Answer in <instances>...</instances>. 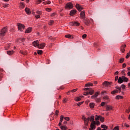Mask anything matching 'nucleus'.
<instances>
[{
    "label": "nucleus",
    "mask_w": 130,
    "mask_h": 130,
    "mask_svg": "<svg viewBox=\"0 0 130 130\" xmlns=\"http://www.w3.org/2000/svg\"><path fill=\"white\" fill-rule=\"evenodd\" d=\"M17 26L18 27V29L19 31H20V32H22L24 29H25V25L21 23H17Z\"/></svg>",
    "instance_id": "obj_1"
},
{
    "label": "nucleus",
    "mask_w": 130,
    "mask_h": 130,
    "mask_svg": "<svg viewBox=\"0 0 130 130\" xmlns=\"http://www.w3.org/2000/svg\"><path fill=\"white\" fill-rule=\"evenodd\" d=\"M73 8H74V5L71 2L67 3L65 6L66 10L68 9H73Z\"/></svg>",
    "instance_id": "obj_2"
},
{
    "label": "nucleus",
    "mask_w": 130,
    "mask_h": 130,
    "mask_svg": "<svg viewBox=\"0 0 130 130\" xmlns=\"http://www.w3.org/2000/svg\"><path fill=\"white\" fill-rule=\"evenodd\" d=\"M7 31H8V27H4L2 29L1 31V35L2 36H5V34L7 33Z\"/></svg>",
    "instance_id": "obj_3"
},
{
    "label": "nucleus",
    "mask_w": 130,
    "mask_h": 130,
    "mask_svg": "<svg viewBox=\"0 0 130 130\" xmlns=\"http://www.w3.org/2000/svg\"><path fill=\"white\" fill-rule=\"evenodd\" d=\"M84 91H88V94L89 95H93L94 94V90L92 88H85L83 89Z\"/></svg>",
    "instance_id": "obj_4"
},
{
    "label": "nucleus",
    "mask_w": 130,
    "mask_h": 130,
    "mask_svg": "<svg viewBox=\"0 0 130 130\" xmlns=\"http://www.w3.org/2000/svg\"><path fill=\"white\" fill-rule=\"evenodd\" d=\"M83 22L86 25V26H89L90 24H91V21H90V20L87 18L83 19Z\"/></svg>",
    "instance_id": "obj_5"
},
{
    "label": "nucleus",
    "mask_w": 130,
    "mask_h": 130,
    "mask_svg": "<svg viewBox=\"0 0 130 130\" xmlns=\"http://www.w3.org/2000/svg\"><path fill=\"white\" fill-rule=\"evenodd\" d=\"M96 128V122L93 121L91 123L90 127L89 128V130H94Z\"/></svg>",
    "instance_id": "obj_6"
},
{
    "label": "nucleus",
    "mask_w": 130,
    "mask_h": 130,
    "mask_svg": "<svg viewBox=\"0 0 130 130\" xmlns=\"http://www.w3.org/2000/svg\"><path fill=\"white\" fill-rule=\"evenodd\" d=\"M82 119H83V120H84V124L85 125H88V123L89 122V121L87 119V118H86L85 117V115H82Z\"/></svg>",
    "instance_id": "obj_7"
},
{
    "label": "nucleus",
    "mask_w": 130,
    "mask_h": 130,
    "mask_svg": "<svg viewBox=\"0 0 130 130\" xmlns=\"http://www.w3.org/2000/svg\"><path fill=\"white\" fill-rule=\"evenodd\" d=\"M111 84H112V82H109L107 81H105L103 83L102 85L104 87H108Z\"/></svg>",
    "instance_id": "obj_8"
},
{
    "label": "nucleus",
    "mask_w": 130,
    "mask_h": 130,
    "mask_svg": "<svg viewBox=\"0 0 130 130\" xmlns=\"http://www.w3.org/2000/svg\"><path fill=\"white\" fill-rule=\"evenodd\" d=\"M106 111H110V110H113V107L109 105H107L106 107Z\"/></svg>",
    "instance_id": "obj_9"
},
{
    "label": "nucleus",
    "mask_w": 130,
    "mask_h": 130,
    "mask_svg": "<svg viewBox=\"0 0 130 130\" xmlns=\"http://www.w3.org/2000/svg\"><path fill=\"white\" fill-rule=\"evenodd\" d=\"M76 8L77 9V10H78V11H79V12H81V11H82V10H83V8L82 7V6H81L78 4H76Z\"/></svg>",
    "instance_id": "obj_10"
},
{
    "label": "nucleus",
    "mask_w": 130,
    "mask_h": 130,
    "mask_svg": "<svg viewBox=\"0 0 130 130\" xmlns=\"http://www.w3.org/2000/svg\"><path fill=\"white\" fill-rule=\"evenodd\" d=\"M86 15L85 14V11H83L80 13V19H85Z\"/></svg>",
    "instance_id": "obj_11"
},
{
    "label": "nucleus",
    "mask_w": 130,
    "mask_h": 130,
    "mask_svg": "<svg viewBox=\"0 0 130 130\" xmlns=\"http://www.w3.org/2000/svg\"><path fill=\"white\" fill-rule=\"evenodd\" d=\"M72 26H79L80 25V23L77 21H73L70 23Z\"/></svg>",
    "instance_id": "obj_12"
},
{
    "label": "nucleus",
    "mask_w": 130,
    "mask_h": 130,
    "mask_svg": "<svg viewBox=\"0 0 130 130\" xmlns=\"http://www.w3.org/2000/svg\"><path fill=\"white\" fill-rule=\"evenodd\" d=\"M126 47V45L124 44V45H122L121 46V48H120V51H121V52L122 53H123V52H124V51H125V50L124 49V48Z\"/></svg>",
    "instance_id": "obj_13"
},
{
    "label": "nucleus",
    "mask_w": 130,
    "mask_h": 130,
    "mask_svg": "<svg viewBox=\"0 0 130 130\" xmlns=\"http://www.w3.org/2000/svg\"><path fill=\"white\" fill-rule=\"evenodd\" d=\"M63 118H64V117H63V115H61L60 118L59 122L58 123L59 126H60V125H61V123H62V121H63Z\"/></svg>",
    "instance_id": "obj_14"
},
{
    "label": "nucleus",
    "mask_w": 130,
    "mask_h": 130,
    "mask_svg": "<svg viewBox=\"0 0 130 130\" xmlns=\"http://www.w3.org/2000/svg\"><path fill=\"white\" fill-rule=\"evenodd\" d=\"M122 83H123V78H122V76L119 77L118 79V83L122 84Z\"/></svg>",
    "instance_id": "obj_15"
},
{
    "label": "nucleus",
    "mask_w": 130,
    "mask_h": 130,
    "mask_svg": "<svg viewBox=\"0 0 130 130\" xmlns=\"http://www.w3.org/2000/svg\"><path fill=\"white\" fill-rule=\"evenodd\" d=\"M45 43L40 44L38 45V48H40V49H43V48H44L45 47Z\"/></svg>",
    "instance_id": "obj_16"
},
{
    "label": "nucleus",
    "mask_w": 130,
    "mask_h": 130,
    "mask_svg": "<svg viewBox=\"0 0 130 130\" xmlns=\"http://www.w3.org/2000/svg\"><path fill=\"white\" fill-rule=\"evenodd\" d=\"M32 44L35 47H38L39 45V41H35L34 42H32Z\"/></svg>",
    "instance_id": "obj_17"
},
{
    "label": "nucleus",
    "mask_w": 130,
    "mask_h": 130,
    "mask_svg": "<svg viewBox=\"0 0 130 130\" xmlns=\"http://www.w3.org/2000/svg\"><path fill=\"white\" fill-rule=\"evenodd\" d=\"M33 28L32 27H28L25 31V33H31Z\"/></svg>",
    "instance_id": "obj_18"
},
{
    "label": "nucleus",
    "mask_w": 130,
    "mask_h": 130,
    "mask_svg": "<svg viewBox=\"0 0 130 130\" xmlns=\"http://www.w3.org/2000/svg\"><path fill=\"white\" fill-rule=\"evenodd\" d=\"M76 13H77L76 10H72L70 11V16H74L76 15Z\"/></svg>",
    "instance_id": "obj_19"
},
{
    "label": "nucleus",
    "mask_w": 130,
    "mask_h": 130,
    "mask_svg": "<svg viewBox=\"0 0 130 130\" xmlns=\"http://www.w3.org/2000/svg\"><path fill=\"white\" fill-rule=\"evenodd\" d=\"M25 12L26 13V14H27V15H31V11L30 10V9L26 7L25 9Z\"/></svg>",
    "instance_id": "obj_20"
},
{
    "label": "nucleus",
    "mask_w": 130,
    "mask_h": 130,
    "mask_svg": "<svg viewBox=\"0 0 130 130\" xmlns=\"http://www.w3.org/2000/svg\"><path fill=\"white\" fill-rule=\"evenodd\" d=\"M19 8L20 9H24L25 8V3L21 2L19 3Z\"/></svg>",
    "instance_id": "obj_21"
},
{
    "label": "nucleus",
    "mask_w": 130,
    "mask_h": 130,
    "mask_svg": "<svg viewBox=\"0 0 130 130\" xmlns=\"http://www.w3.org/2000/svg\"><path fill=\"white\" fill-rule=\"evenodd\" d=\"M15 51L14 50L11 51H7V53L8 54V55H13V54L14 53Z\"/></svg>",
    "instance_id": "obj_22"
},
{
    "label": "nucleus",
    "mask_w": 130,
    "mask_h": 130,
    "mask_svg": "<svg viewBox=\"0 0 130 130\" xmlns=\"http://www.w3.org/2000/svg\"><path fill=\"white\" fill-rule=\"evenodd\" d=\"M60 128H61V130H67L68 129V127L67 125H60Z\"/></svg>",
    "instance_id": "obj_23"
},
{
    "label": "nucleus",
    "mask_w": 130,
    "mask_h": 130,
    "mask_svg": "<svg viewBox=\"0 0 130 130\" xmlns=\"http://www.w3.org/2000/svg\"><path fill=\"white\" fill-rule=\"evenodd\" d=\"M123 78V81L125 83H127L128 82V78L125 77L124 76H122Z\"/></svg>",
    "instance_id": "obj_24"
},
{
    "label": "nucleus",
    "mask_w": 130,
    "mask_h": 130,
    "mask_svg": "<svg viewBox=\"0 0 130 130\" xmlns=\"http://www.w3.org/2000/svg\"><path fill=\"white\" fill-rule=\"evenodd\" d=\"M118 92H119V91H118V90L114 89V90L111 91V93L112 95H114L115 94H116V93H118Z\"/></svg>",
    "instance_id": "obj_25"
},
{
    "label": "nucleus",
    "mask_w": 130,
    "mask_h": 130,
    "mask_svg": "<svg viewBox=\"0 0 130 130\" xmlns=\"http://www.w3.org/2000/svg\"><path fill=\"white\" fill-rule=\"evenodd\" d=\"M115 99H116V100H119V99H123V96L118 95L116 96Z\"/></svg>",
    "instance_id": "obj_26"
},
{
    "label": "nucleus",
    "mask_w": 130,
    "mask_h": 130,
    "mask_svg": "<svg viewBox=\"0 0 130 130\" xmlns=\"http://www.w3.org/2000/svg\"><path fill=\"white\" fill-rule=\"evenodd\" d=\"M101 127L102 128H104V129H108V126L106 125H105V124L101 125Z\"/></svg>",
    "instance_id": "obj_27"
},
{
    "label": "nucleus",
    "mask_w": 130,
    "mask_h": 130,
    "mask_svg": "<svg viewBox=\"0 0 130 130\" xmlns=\"http://www.w3.org/2000/svg\"><path fill=\"white\" fill-rule=\"evenodd\" d=\"M25 40L26 39H25V38H21L18 39V41H20V42H24V41H25Z\"/></svg>",
    "instance_id": "obj_28"
},
{
    "label": "nucleus",
    "mask_w": 130,
    "mask_h": 130,
    "mask_svg": "<svg viewBox=\"0 0 130 130\" xmlns=\"http://www.w3.org/2000/svg\"><path fill=\"white\" fill-rule=\"evenodd\" d=\"M37 53L38 54H39V55H42V54H43V52L42 50H38Z\"/></svg>",
    "instance_id": "obj_29"
},
{
    "label": "nucleus",
    "mask_w": 130,
    "mask_h": 130,
    "mask_svg": "<svg viewBox=\"0 0 130 130\" xmlns=\"http://www.w3.org/2000/svg\"><path fill=\"white\" fill-rule=\"evenodd\" d=\"M115 89H117L118 91H119V92L120 93L121 92V87H119L118 86H116L115 87Z\"/></svg>",
    "instance_id": "obj_30"
},
{
    "label": "nucleus",
    "mask_w": 130,
    "mask_h": 130,
    "mask_svg": "<svg viewBox=\"0 0 130 130\" xmlns=\"http://www.w3.org/2000/svg\"><path fill=\"white\" fill-rule=\"evenodd\" d=\"M95 105V104L93 103H91L89 104V107H90L91 109L94 108V106Z\"/></svg>",
    "instance_id": "obj_31"
},
{
    "label": "nucleus",
    "mask_w": 130,
    "mask_h": 130,
    "mask_svg": "<svg viewBox=\"0 0 130 130\" xmlns=\"http://www.w3.org/2000/svg\"><path fill=\"white\" fill-rule=\"evenodd\" d=\"M49 26H51L52 24H54V21L53 20H50L49 21Z\"/></svg>",
    "instance_id": "obj_32"
},
{
    "label": "nucleus",
    "mask_w": 130,
    "mask_h": 130,
    "mask_svg": "<svg viewBox=\"0 0 130 130\" xmlns=\"http://www.w3.org/2000/svg\"><path fill=\"white\" fill-rule=\"evenodd\" d=\"M94 120H95V116H90V121H92V122H93V121H94Z\"/></svg>",
    "instance_id": "obj_33"
},
{
    "label": "nucleus",
    "mask_w": 130,
    "mask_h": 130,
    "mask_svg": "<svg viewBox=\"0 0 130 130\" xmlns=\"http://www.w3.org/2000/svg\"><path fill=\"white\" fill-rule=\"evenodd\" d=\"M123 61H124V58H121L119 60V63H122V62H123Z\"/></svg>",
    "instance_id": "obj_34"
},
{
    "label": "nucleus",
    "mask_w": 130,
    "mask_h": 130,
    "mask_svg": "<svg viewBox=\"0 0 130 130\" xmlns=\"http://www.w3.org/2000/svg\"><path fill=\"white\" fill-rule=\"evenodd\" d=\"M100 120L101 122H104L105 118H104V117H102L101 116V117L100 118Z\"/></svg>",
    "instance_id": "obj_35"
},
{
    "label": "nucleus",
    "mask_w": 130,
    "mask_h": 130,
    "mask_svg": "<svg viewBox=\"0 0 130 130\" xmlns=\"http://www.w3.org/2000/svg\"><path fill=\"white\" fill-rule=\"evenodd\" d=\"M36 14H37V15H39L40 16V15H42V11L38 10L36 11Z\"/></svg>",
    "instance_id": "obj_36"
},
{
    "label": "nucleus",
    "mask_w": 130,
    "mask_h": 130,
    "mask_svg": "<svg viewBox=\"0 0 130 130\" xmlns=\"http://www.w3.org/2000/svg\"><path fill=\"white\" fill-rule=\"evenodd\" d=\"M85 87H90L93 86V83H87L85 85Z\"/></svg>",
    "instance_id": "obj_37"
},
{
    "label": "nucleus",
    "mask_w": 130,
    "mask_h": 130,
    "mask_svg": "<svg viewBox=\"0 0 130 130\" xmlns=\"http://www.w3.org/2000/svg\"><path fill=\"white\" fill-rule=\"evenodd\" d=\"M81 98H80V97H76L75 98V101H81Z\"/></svg>",
    "instance_id": "obj_38"
},
{
    "label": "nucleus",
    "mask_w": 130,
    "mask_h": 130,
    "mask_svg": "<svg viewBox=\"0 0 130 130\" xmlns=\"http://www.w3.org/2000/svg\"><path fill=\"white\" fill-rule=\"evenodd\" d=\"M95 97H98L99 95H100V91H97L94 94Z\"/></svg>",
    "instance_id": "obj_39"
},
{
    "label": "nucleus",
    "mask_w": 130,
    "mask_h": 130,
    "mask_svg": "<svg viewBox=\"0 0 130 130\" xmlns=\"http://www.w3.org/2000/svg\"><path fill=\"white\" fill-rule=\"evenodd\" d=\"M103 99H105V100H109V96L108 95H105L104 96Z\"/></svg>",
    "instance_id": "obj_40"
},
{
    "label": "nucleus",
    "mask_w": 130,
    "mask_h": 130,
    "mask_svg": "<svg viewBox=\"0 0 130 130\" xmlns=\"http://www.w3.org/2000/svg\"><path fill=\"white\" fill-rule=\"evenodd\" d=\"M3 8H8L9 7V4H3Z\"/></svg>",
    "instance_id": "obj_41"
},
{
    "label": "nucleus",
    "mask_w": 130,
    "mask_h": 130,
    "mask_svg": "<svg viewBox=\"0 0 130 130\" xmlns=\"http://www.w3.org/2000/svg\"><path fill=\"white\" fill-rule=\"evenodd\" d=\"M66 38H72L73 37V36L71 35H67L65 36Z\"/></svg>",
    "instance_id": "obj_42"
},
{
    "label": "nucleus",
    "mask_w": 130,
    "mask_h": 130,
    "mask_svg": "<svg viewBox=\"0 0 130 130\" xmlns=\"http://www.w3.org/2000/svg\"><path fill=\"white\" fill-rule=\"evenodd\" d=\"M121 88L122 90H125V85L122 84L121 85Z\"/></svg>",
    "instance_id": "obj_43"
},
{
    "label": "nucleus",
    "mask_w": 130,
    "mask_h": 130,
    "mask_svg": "<svg viewBox=\"0 0 130 130\" xmlns=\"http://www.w3.org/2000/svg\"><path fill=\"white\" fill-rule=\"evenodd\" d=\"M42 2V0H37L36 1V4L39 5V4L41 3Z\"/></svg>",
    "instance_id": "obj_44"
},
{
    "label": "nucleus",
    "mask_w": 130,
    "mask_h": 130,
    "mask_svg": "<svg viewBox=\"0 0 130 130\" xmlns=\"http://www.w3.org/2000/svg\"><path fill=\"white\" fill-rule=\"evenodd\" d=\"M55 115L56 116H58V114L59 113V111L56 110L55 112Z\"/></svg>",
    "instance_id": "obj_45"
},
{
    "label": "nucleus",
    "mask_w": 130,
    "mask_h": 130,
    "mask_svg": "<svg viewBox=\"0 0 130 130\" xmlns=\"http://www.w3.org/2000/svg\"><path fill=\"white\" fill-rule=\"evenodd\" d=\"M113 130H119V126H115Z\"/></svg>",
    "instance_id": "obj_46"
},
{
    "label": "nucleus",
    "mask_w": 130,
    "mask_h": 130,
    "mask_svg": "<svg viewBox=\"0 0 130 130\" xmlns=\"http://www.w3.org/2000/svg\"><path fill=\"white\" fill-rule=\"evenodd\" d=\"M77 91H78V88H76L75 89L71 90V92H72V93H75V92H77Z\"/></svg>",
    "instance_id": "obj_47"
},
{
    "label": "nucleus",
    "mask_w": 130,
    "mask_h": 130,
    "mask_svg": "<svg viewBox=\"0 0 130 130\" xmlns=\"http://www.w3.org/2000/svg\"><path fill=\"white\" fill-rule=\"evenodd\" d=\"M64 119H65V120H66L67 121H70V117H65L64 118Z\"/></svg>",
    "instance_id": "obj_48"
},
{
    "label": "nucleus",
    "mask_w": 130,
    "mask_h": 130,
    "mask_svg": "<svg viewBox=\"0 0 130 130\" xmlns=\"http://www.w3.org/2000/svg\"><path fill=\"white\" fill-rule=\"evenodd\" d=\"M82 38L83 39H86V38H87V35L86 34H84L82 35Z\"/></svg>",
    "instance_id": "obj_49"
},
{
    "label": "nucleus",
    "mask_w": 130,
    "mask_h": 130,
    "mask_svg": "<svg viewBox=\"0 0 130 130\" xmlns=\"http://www.w3.org/2000/svg\"><path fill=\"white\" fill-rule=\"evenodd\" d=\"M45 3H46L45 5H50V4H51V2H50V1H46Z\"/></svg>",
    "instance_id": "obj_50"
},
{
    "label": "nucleus",
    "mask_w": 130,
    "mask_h": 130,
    "mask_svg": "<svg viewBox=\"0 0 130 130\" xmlns=\"http://www.w3.org/2000/svg\"><path fill=\"white\" fill-rule=\"evenodd\" d=\"M97 117L95 118V120H99L100 119V117H101V116H98L96 115Z\"/></svg>",
    "instance_id": "obj_51"
},
{
    "label": "nucleus",
    "mask_w": 130,
    "mask_h": 130,
    "mask_svg": "<svg viewBox=\"0 0 130 130\" xmlns=\"http://www.w3.org/2000/svg\"><path fill=\"white\" fill-rule=\"evenodd\" d=\"M3 78H4V74H3V73H1L0 74V81H2V79H3Z\"/></svg>",
    "instance_id": "obj_52"
},
{
    "label": "nucleus",
    "mask_w": 130,
    "mask_h": 130,
    "mask_svg": "<svg viewBox=\"0 0 130 130\" xmlns=\"http://www.w3.org/2000/svg\"><path fill=\"white\" fill-rule=\"evenodd\" d=\"M125 112H126V113H129L130 112V107L126 110Z\"/></svg>",
    "instance_id": "obj_53"
},
{
    "label": "nucleus",
    "mask_w": 130,
    "mask_h": 130,
    "mask_svg": "<svg viewBox=\"0 0 130 130\" xmlns=\"http://www.w3.org/2000/svg\"><path fill=\"white\" fill-rule=\"evenodd\" d=\"M83 103H84V102H80V103H78L77 104V105L78 106H81V105H82V104H83Z\"/></svg>",
    "instance_id": "obj_54"
},
{
    "label": "nucleus",
    "mask_w": 130,
    "mask_h": 130,
    "mask_svg": "<svg viewBox=\"0 0 130 130\" xmlns=\"http://www.w3.org/2000/svg\"><path fill=\"white\" fill-rule=\"evenodd\" d=\"M101 94H102V95H104V94H107V91H103L101 92Z\"/></svg>",
    "instance_id": "obj_55"
},
{
    "label": "nucleus",
    "mask_w": 130,
    "mask_h": 130,
    "mask_svg": "<svg viewBox=\"0 0 130 130\" xmlns=\"http://www.w3.org/2000/svg\"><path fill=\"white\" fill-rule=\"evenodd\" d=\"M129 56H130V53H127L125 58H128V57H129Z\"/></svg>",
    "instance_id": "obj_56"
},
{
    "label": "nucleus",
    "mask_w": 130,
    "mask_h": 130,
    "mask_svg": "<svg viewBox=\"0 0 130 130\" xmlns=\"http://www.w3.org/2000/svg\"><path fill=\"white\" fill-rule=\"evenodd\" d=\"M35 18H36V19H40V15H36L35 16Z\"/></svg>",
    "instance_id": "obj_57"
},
{
    "label": "nucleus",
    "mask_w": 130,
    "mask_h": 130,
    "mask_svg": "<svg viewBox=\"0 0 130 130\" xmlns=\"http://www.w3.org/2000/svg\"><path fill=\"white\" fill-rule=\"evenodd\" d=\"M95 124H96V125H100V121H96V122H95Z\"/></svg>",
    "instance_id": "obj_58"
},
{
    "label": "nucleus",
    "mask_w": 130,
    "mask_h": 130,
    "mask_svg": "<svg viewBox=\"0 0 130 130\" xmlns=\"http://www.w3.org/2000/svg\"><path fill=\"white\" fill-rule=\"evenodd\" d=\"M83 95H84L85 96H87V95H89V93L88 92H84L83 93Z\"/></svg>",
    "instance_id": "obj_59"
},
{
    "label": "nucleus",
    "mask_w": 130,
    "mask_h": 130,
    "mask_svg": "<svg viewBox=\"0 0 130 130\" xmlns=\"http://www.w3.org/2000/svg\"><path fill=\"white\" fill-rule=\"evenodd\" d=\"M67 102H68V99H64L63 100V103H67Z\"/></svg>",
    "instance_id": "obj_60"
},
{
    "label": "nucleus",
    "mask_w": 130,
    "mask_h": 130,
    "mask_svg": "<svg viewBox=\"0 0 130 130\" xmlns=\"http://www.w3.org/2000/svg\"><path fill=\"white\" fill-rule=\"evenodd\" d=\"M117 80H118V76H116L115 77V82H116V81H117Z\"/></svg>",
    "instance_id": "obj_61"
},
{
    "label": "nucleus",
    "mask_w": 130,
    "mask_h": 130,
    "mask_svg": "<svg viewBox=\"0 0 130 130\" xmlns=\"http://www.w3.org/2000/svg\"><path fill=\"white\" fill-rule=\"evenodd\" d=\"M46 11L47 12H50L51 11V8H46Z\"/></svg>",
    "instance_id": "obj_62"
},
{
    "label": "nucleus",
    "mask_w": 130,
    "mask_h": 130,
    "mask_svg": "<svg viewBox=\"0 0 130 130\" xmlns=\"http://www.w3.org/2000/svg\"><path fill=\"white\" fill-rule=\"evenodd\" d=\"M124 126H125L126 127H129V125L126 124V123H124Z\"/></svg>",
    "instance_id": "obj_63"
},
{
    "label": "nucleus",
    "mask_w": 130,
    "mask_h": 130,
    "mask_svg": "<svg viewBox=\"0 0 130 130\" xmlns=\"http://www.w3.org/2000/svg\"><path fill=\"white\" fill-rule=\"evenodd\" d=\"M101 105L102 106H104V105H105V102H102Z\"/></svg>",
    "instance_id": "obj_64"
}]
</instances>
